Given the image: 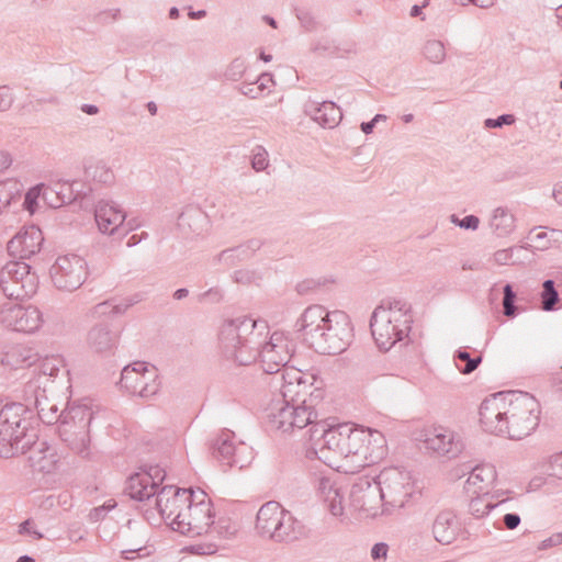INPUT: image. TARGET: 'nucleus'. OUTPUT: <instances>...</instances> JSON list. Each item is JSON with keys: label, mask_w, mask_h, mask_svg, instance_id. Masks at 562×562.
<instances>
[{"label": "nucleus", "mask_w": 562, "mask_h": 562, "mask_svg": "<svg viewBox=\"0 0 562 562\" xmlns=\"http://www.w3.org/2000/svg\"><path fill=\"white\" fill-rule=\"evenodd\" d=\"M539 413L538 401L521 391L495 393L481 403L479 411L485 431L513 440H520L537 428Z\"/></svg>", "instance_id": "1"}, {"label": "nucleus", "mask_w": 562, "mask_h": 562, "mask_svg": "<svg viewBox=\"0 0 562 562\" xmlns=\"http://www.w3.org/2000/svg\"><path fill=\"white\" fill-rule=\"evenodd\" d=\"M353 327L342 311H328L321 304L307 306L294 324V339L312 351H348Z\"/></svg>", "instance_id": "2"}, {"label": "nucleus", "mask_w": 562, "mask_h": 562, "mask_svg": "<svg viewBox=\"0 0 562 562\" xmlns=\"http://www.w3.org/2000/svg\"><path fill=\"white\" fill-rule=\"evenodd\" d=\"M267 321L239 316L224 321L218 331V344L222 351H267Z\"/></svg>", "instance_id": "3"}, {"label": "nucleus", "mask_w": 562, "mask_h": 562, "mask_svg": "<svg viewBox=\"0 0 562 562\" xmlns=\"http://www.w3.org/2000/svg\"><path fill=\"white\" fill-rule=\"evenodd\" d=\"M292 387V383L284 385L281 391V398L270 406L267 423L271 429L292 432L312 424L313 416L316 417L313 407L306 405L305 400L299 402L294 397L288 398L289 394L293 392Z\"/></svg>", "instance_id": "4"}, {"label": "nucleus", "mask_w": 562, "mask_h": 562, "mask_svg": "<svg viewBox=\"0 0 562 562\" xmlns=\"http://www.w3.org/2000/svg\"><path fill=\"white\" fill-rule=\"evenodd\" d=\"M323 446L319 450L312 448L307 450V458H317L325 464L331 465L329 453L339 457L357 456L364 448V432L355 429L350 424L330 426L329 429H322Z\"/></svg>", "instance_id": "5"}, {"label": "nucleus", "mask_w": 562, "mask_h": 562, "mask_svg": "<svg viewBox=\"0 0 562 562\" xmlns=\"http://www.w3.org/2000/svg\"><path fill=\"white\" fill-rule=\"evenodd\" d=\"M0 290L11 300L33 296L38 288V276L24 261H10L1 268Z\"/></svg>", "instance_id": "6"}, {"label": "nucleus", "mask_w": 562, "mask_h": 562, "mask_svg": "<svg viewBox=\"0 0 562 562\" xmlns=\"http://www.w3.org/2000/svg\"><path fill=\"white\" fill-rule=\"evenodd\" d=\"M391 316L392 314H381L373 319V313L371 314L369 326L379 351H390L397 342H402L400 347H407L411 341L413 321Z\"/></svg>", "instance_id": "7"}, {"label": "nucleus", "mask_w": 562, "mask_h": 562, "mask_svg": "<svg viewBox=\"0 0 562 562\" xmlns=\"http://www.w3.org/2000/svg\"><path fill=\"white\" fill-rule=\"evenodd\" d=\"M49 274L56 289L72 292L87 279V262L75 254L59 256L50 267Z\"/></svg>", "instance_id": "8"}, {"label": "nucleus", "mask_w": 562, "mask_h": 562, "mask_svg": "<svg viewBox=\"0 0 562 562\" xmlns=\"http://www.w3.org/2000/svg\"><path fill=\"white\" fill-rule=\"evenodd\" d=\"M376 477L381 486L384 505L392 508L404 507L413 493L409 473L398 468H385Z\"/></svg>", "instance_id": "9"}, {"label": "nucleus", "mask_w": 562, "mask_h": 562, "mask_svg": "<svg viewBox=\"0 0 562 562\" xmlns=\"http://www.w3.org/2000/svg\"><path fill=\"white\" fill-rule=\"evenodd\" d=\"M139 470L127 477L124 492L132 499L145 502L160 491L158 487L166 479V471L158 464H146Z\"/></svg>", "instance_id": "10"}, {"label": "nucleus", "mask_w": 562, "mask_h": 562, "mask_svg": "<svg viewBox=\"0 0 562 562\" xmlns=\"http://www.w3.org/2000/svg\"><path fill=\"white\" fill-rule=\"evenodd\" d=\"M381 486L375 476H360L351 485L349 497L351 506L364 513L367 516L375 517L379 508L384 505Z\"/></svg>", "instance_id": "11"}, {"label": "nucleus", "mask_w": 562, "mask_h": 562, "mask_svg": "<svg viewBox=\"0 0 562 562\" xmlns=\"http://www.w3.org/2000/svg\"><path fill=\"white\" fill-rule=\"evenodd\" d=\"M190 521L187 525L189 537H196L207 533L214 524V512L211 499L204 492L199 495L192 492V498L189 499Z\"/></svg>", "instance_id": "12"}, {"label": "nucleus", "mask_w": 562, "mask_h": 562, "mask_svg": "<svg viewBox=\"0 0 562 562\" xmlns=\"http://www.w3.org/2000/svg\"><path fill=\"white\" fill-rule=\"evenodd\" d=\"M0 321L12 330L34 333L42 324V314L32 305H11L1 310Z\"/></svg>", "instance_id": "13"}, {"label": "nucleus", "mask_w": 562, "mask_h": 562, "mask_svg": "<svg viewBox=\"0 0 562 562\" xmlns=\"http://www.w3.org/2000/svg\"><path fill=\"white\" fill-rule=\"evenodd\" d=\"M44 240V235L38 226L24 225L9 240L8 251L11 256L20 259H30L41 251Z\"/></svg>", "instance_id": "14"}, {"label": "nucleus", "mask_w": 562, "mask_h": 562, "mask_svg": "<svg viewBox=\"0 0 562 562\" xmlns=\"http://www.w3.org/2000/svg\"><path fill=\"white\" fill-rule=\"evenodd\" d=\"M235 434L229 429H223L211 441L210 450L215 460H217L226 469L238 467L243 469L245 463L240 460L239 454L244 445L236 447L234 443Z\"/></svg>", "instance_id": "15"}, {"label": "nucleus", "mask_w": 562, "mask_h": 562, "mask_svg": "<svg viewBox=\"0 0 562 562\" xmlns=\"http://www.w3.org/2000/svg\"><path fill=\"white\" fill-rule=\"evenodd\" d=\"M156 507L165 520H170L177 515L178 510L187 505L192 498V492L179 488L173 485H165L155 495Z\"/></svg>", "instance_id": "16"}, {"label": "nucleus", "mask_w": 562, "mask_h": 562, "mask_svg": "<svg viewBox=\"0 0 562 562\" xmlns=\"http://www.w3.org/2000/svg\"><path fill=\"white\" fill-rule=\"evenodd\" d=\"M426 448L449 459L458 457L463 450V442L452 430L445 427H435L425 439Z\"/></svg>", "instance_id": "17"}, {"label": "nucleus", "mask_w": 562, "mask_h": 562, "mask_svg": "<svg viewBox=\"0 0 562 562\" xmlns=\"http://www.w3.org/2000/svg\"><path fill=\"white\" fill-rule=\"evenodd\" d=\"M25 453L29 454L30 467L34 471L43 473H52L59 460L56 448L46 441L37 440L36 437L32 438V442L26 447Z\"/></svg>", "instance_id": "18"}, {"label": "nucleus", "mask_w": 562, "mask_h": 562, "mask_svg": "<svg viewBox=\"0 0 562 562\" xmlns=\"http://www.w3.org/2000/svg\"><path fill=\"white\" fill-rule=\"evenodd\" d=\"M94 218L102 234L114 235L124 225L126 214L114 202L101 200L94 207Z\"/></svg>", "instance_id": "19"}, {"label": "nucleus", "mask_w": 562, "mask_h": 562, "mask_svg": "<svg viewBox=\"0 0 562 562\" xmlns=\"http://www.w3.org/2000/svg\"><path fill=\"white\" fill-rule=\"evenodd\" d=\"M305 113L313 121L323 127L333 128L339 124L342 119L340 108L333 101H307L305 103Z\"/></svg>", "instance_id": "20"}, {"label": "nucleus", "mask_w": 562, "mask_h": 562, "mask_svg": "<svg viewBox=\"0 0 562 562\" xmlns=\"http://www.w3.org/2000/svg\"><path fill=\"white\" fill-rule=\"evenodd\" d=\"M36 434L31 432L18 434L8 428H0V458H13L19 454H25L26 447L35 438Z\"/></svg>", "instance_id": "21"}, {"label": "nucleus", "mask_w": 562, "mask_h": 562, "mask_svg": "<svg viewBox=\"0 0 562 562\" xmlns=\"http://www.w3.org/2000/svg\"><path fill=\"white\" fill-rule=\"evenodd\" d=\"M284 508L280 503L270 501L265 503L256 516V530L259 536L272 539V532H276L280 516H284Z\"/></svg>", "instance_id": "22"}, {"label": "nucleus", "mask_w": 562, "mask_h": 562, "mask_svg": "<svg viewBox=\"0 0 562 562\" xmlns=\"http://www.w3.org/2000/svg\"><path fill=\"white\" fill-rule=\"evenodd\" d=\"M460 531V524L452 510L440 512L432 522V535L442 544L452 543Z\"/></svg>", "instance_id": "23"}, {"label": "nucleus", "mask_w": 562, "mask_h": 562, "mask_svg": "<svg viewBox=\"0 0 562 562\" xmlns=\"http://www.w3.org/2000/svg\"><path fill=\"white\" fill-rule=\"evenodd\" d=\"M495 467L488 463L475 465L465 482L468 493L488 495L487 487L496 480Z\"/></svg>", "instance_id": "24"}, {"label": "nucleus", "mask_w": 562, "mask_h": 562, "mask_svg": "<svg viewBox=\"0 0 562 562\" xmlns=\"http://www.w3.org/2000/svg\"><path fill=\"white\" fill-rule=\"evenodd\" d=\"M305 535V526L297 520L291 512L284 510V516H280L276 532H272L273 542H293Z\"/></svg>", "instance_id": "25"}, {"label": "nucleus", "mask_w": 562, "mask_h": 562, "mask_svg": "<svg viewBox=\"0 0 562 562\" xmlns=\"http://www.w3.org/2000/svg\"><path fill=\"white\" fill-rule=\"evenodd\" d=\"M87 344L93 351H110L117 348L119 335L108 324L99 323L88 331Z\"/></svg>", "instance_id": "26"}, {"label": "nucleus", "mask_w": 562, "mask_h": 562, "mask_svg": "<svg viewBox=\"0 0 562 562\" xmlns=\"http://www.w3.org/2000/svg\"><path fill=\"white\" fill-rule=\"evenodd\" d=\"M0 428H8L18 434L29 432V423L22 417L26 409L21 403L0 405Z\"/></svg>", "instance_id": "27"}, {"label": "nucleus", "mask_w": 562, "mask_h": 562, "mask_svg": "<svg viewBox=\"0 0 562 562\" xmlns=\"http://www.w3.org/2000/svg\"><path fill=\"white\" fill-rule=\"evenodd\" d=\"M79 431H70L67 420L58 424V435L60 439L76 453L83 454L87 452L90 443L89 430L85 429L83 424L77 427Z\"/></svg>", "instance_id": "28"}, {"label": "nucleus", "mask_w": 562, "mask_h": 562, "mask_svg": "<svg viewBox=\"0 0 562 562\" xmlns=\"http://www.w3.org/2000/svg\"><path fill=\"white\" fill-rule=\"evenodd\" d=\"M262 246V241L257 238L247 240L245 244L223 250L218 255V260L228 266H234L238 261L249 259Z\"/></svg>", "instance_id": "29"}, {"label": "nucleus", "mask_w": 562, "mask_h": 562, "mask_svg": "<svg viewBox=\"0 0 562 562\" xmlns=\"http://www.w3.org/2000/svg\"><path fill=\"white\" fill-rule=\"evenodd\" d=\"M381 314L390 315L394 318L413 321L412 305L404 300L400 299H383L380 304L373 310V319L380 317Z\"/></svg>", "instance_id": "30"}, {"label": "nucleus", "mask_w": 562, "mask_h": 562, "mask_svg": "<svg viewBox=\"0 0 562 562\" xmlns=\"http://www.w3.org/2000/svg\"><path fill=\"white\" fill-rule=\"evenodd\" d=\"M43 196L44 200L53 207H59L64 204L75 202V195L71 193L70 181H58L54 186L45 188Z\"/></svg>", "instance_id": "31"}, {"label": "nucleus", "mask_w": 562, "mask_h": 562, "mask_svg": "<svg viewBox=\"0 0 562 562\" xmlns=\"http://www.w3.org/2000/svg\"><path fill=\"white\" fill-rule=\"evenodd\" d=\"M207 215L198 206L189 205L178 216V225L200 235L207 225Z\"/></svg>", "instance_id": "32"}, {"label": "nucleus", "mask_w": 562, "mask_h": 562, "mask_svg": "<svg viewBox=\"0 0 562 562\" xmlns=\"http://www.w3.org/2000/svg\"><path fill=\"white\" fill-rule=\"evenodd\" d=\"M92 418L93 412L91 408L87 407L86 405H72L61 412L60 422L67 420L68 425L70 426V431H79L77 428L79 427V420L80 424H83L85 429L89 430Z\"/></svg>", "instance_id": "33"}, {"label": "nucleus", "mask_w": 562, "mask_h": 562, "mask_svg": "<svg viewBox=\"0 0 562 562\" xmlns=\"http://www.w3.org/2000/svg\"><path fill=\"white\" fill-rule=\"evenodd\" d=\"M490 226L497 237L508 236L515 228V217L507 209L499 206L494 210Z\"/></svg>", "instance_id": "34"}, {"label": "nucleus", "mask_w": 562, "mask_h": 562, "mask_svg": "<svg viewBox=\"0 0 562 562\" xmlns=\"http://www.w3.org/2000/svg\"><path fill=\"white\" fill-rule=\"evenodd\" d=\"M267 340V351H274L278 348L283 349V351H296L300 347V342L294 339V330L291 333L280 330L269 333Z\"/></svg>", "instance_id": "35"}, {"label": "nucleus", "mask_w": 562, "mask_h": 562, "mask_svg": "<svg viewBox=\"0 0 562 562\" xmlns=\"http://www.w3.org/2000/svg\"><path fill=\"white\" fill-rule=\"evenodd\" d=\"M38 353L23 356V353H0V369L12 371L32 366Z\"/></svg>", "instance_id": "36"}, {"label": "nucleus", "mask_w": 562, "mask_h": 562, "mask_svg": "<svg viewBox=\"0 0 562 562\" xmlns=\"http://www.w3.org/2000/svg\"><path fill=\"white\" fill-rule=\"evenodd\" d=\"M151 376L140 375L135 380V384H130L133 393H138L142 397H151L159 391V383L156 381V368L153 366Z\"/></svg>", "instance_id": "37"}, {"label": "nucleus", "mask_w": 562, "mask_h": 562, "mask_svg": "<svg viewBox=\"0 0 562 562\" xmlns=\"http://www.w3.org/2000/svg\"><path fill=\"white\" fill-rule=\"evenodd\" d=\"M151 371L148 370V363L145 361H135L132 364H127L123 368L121 373V385L127 390H130V384H135V380L137 376L149 374L151 376Z\"/></svg>", "instance_id": "38"}, {"label": "nucleus", "mask_w": 562, "mask_h": 562, "mask_svg": "<svg viewBox=\"0 0 562 562\" xmlns=\"http://www.w3.org/2000/svg\"><path fill=\"white\" fill-rule=\"evenodd\" d=\"M22 184L15 179L0 181V212L21 196Z\"/></svg>", "instance_id": "39"}, {"label": "nucleus", "mask_w": 562, "mask_h": 562, "mask_svg": "<svg viewBox=\"0 0 562 562\" xmlns=\"http://www.w3.org/2000/svg\"><path fill=\"white\" fill-rule=\"evenodd\" d=\"M294 353H259V356H261L260 366L265 373L274 374L290 361Z\"/></svg>", "instance_id": "40"}, {"label": "nucleus", "mask_w": 562, "mask_h": 562, "mask_svg": "<svg viewBox=\"0 0 562 562\" xmlns=\"http://www.w3.org/2000/svg\"><path fill=\"white\" fill-rule=\"evenodd\" d=\"M36 409L40 419L47 425H53L55 423H60L61 420V412L59 413V408L57 404L49 403L46 398L40 400L36 397Z\"/></svg>", "instance_id": "41"}, {"label": "nucleus", "mask_w": 562, "mask_h": 562, "mask_svg": "<svg viewBox=\"0 0 562 562\" xmlns=\"http://www.w3.org/2000/svg\"><path fill=\"white\" fill-rule=\"evenodd\" d=\"M517 293L510 283H506L503 286V313L508 318H515L519 315L524 308L516 305Z\"/></svg>", "instance_id": "42"}, {"label": "nucleus", "mask_w": 562, "mask_h": 562, "mask_svg": "<svg viewBox=\"0 0 562 562\" xmlns=\"http://www.w3.org/2000/svg\"><path fill=\"white\" fill-rule=\"evenodd\" d=\"M482 353L472 357V353H453V363L462 374L472 373L481 363Z\"/></svg>", "instance_id": "43"}, {"label": "nucleus", "mask_w": 562, "mask_h": 562, "mask_svg": "<svg viewBox=\"0 0 562 562\" xmlns=\"http://www.w3.org/2000/svg\"><path fill=\"white\" fill-rule=\"evenodd\" d=\"M487 495L477 496L471 499L469 504V512L472 516L476 518L484 517L485 515L490 514L496 506L504 503V501L499 503H493L492 501L487 499Z\"/></svg>", "instance_id": "44"}, {"label": "nucleus", "mask_w": 562, "mask_h": 562, "mask_svg": "<svg viewBox=\"0 0 562 562\" xmlns=\"http://www.w3.org/2000/svg\"><path fill=\"white\" fill-rule=\"evenodd\" d=\"M559 301V293L555 289V283L553 280L548 279L542 283V292H541V305L542 310L550 312L555 310V305Z\"/></svg>", "instance_id": "45"}, {"label": "nucleus", "mask_w": 562, "mask_h": 562, "mask_svg": "<svg viewBox=\"0 0 562 562\" xmlns=\"http://www.w3.org/2000/svg\"><path fill=\"white\" fill-rule=\"evenodd\" d=\"M61 368H66L59 353L47 355L38 364L40 373L48 376H57Z\"/></svg>", "instance_id": "46"}, {"label": "nucleus", "mask_w": 562, "mask_h": 562, "mask_svg": "<svg viewBox=\"0 0 562 562\" xmlns=\"http://www.w3.org/2000/svg\"><path fill=\"white\" fill-rule=\"evenodd\" d=\"M423 54L432 64H441L446 58V49L442 42L429 40L425 43Z\"/></svg>", "instance_id": "47"}, {"label": "nucleus", "mask_w": 562, "mask_h": 562, "mask_svg": "<svg viewBox=\"0 0 562 562\" xmlns=\"http://www.w3.org/2000/svg\"><path fill=\"white\" fill-rule=\"evenodd\" d=\"M86 173L89 177H92L94 181L103 184H109L114 179L112 170L103 164H98L97 166L87 169Z\"/></svg>", "instance_id": "48"}, {"label": "nucleus", "mask_w": 562, "mask_h": 562, "mask_svg": "<svg viewBox=\"0 0 562 562\" xmlns=\"http://www.w3.org/2000/svg\"><path fill=\"white\" fill-rule=\"evenodd\" d=\"M189 516V502L184 507L178 510L177 515L172 518V522H170L171 528L182 535L188 536V532L186 530L188 521H190Z\"/></svg>", "instance_id": "49"}, {"label": "nucleus", "mask_w": 562, "mask_h": 562, "mask_svg": "<svg viewBox=\"0 0 562 562\" xmlns=\"http://www.w3.org/2000/svg\"><path fill=\"white\" fill-rule=\"evenodd\" d=\"M246 70L245 59L237 57L235 58L225 71V78L232 81L239 80Z\"/></svg>", "instance_id": "50"}, {"label": "nucleus", "mask_w": 562, "mask_h": 562, "mask_svg": "<svg viewBox=\"0 0 562 562\" xmlns=\"http://www.w3.org/2000/svg\"><path fill=\"white\" fill-rule=\"evenodd\" d=\"M233 279L240 284H258L262 278L256 270L240 269L234 272Z\"/></svg>", "instance_id": "51"}, {"label": "nucleus", "mask_w": 562, "mask_h": 562, "mask_svg": "<svg viewBox=\"0 0 562 562\" xmlns=\"http://www.w3.org/2000/svg\"><path fill=\"white\" fill-rule=\"evenodd\" d=\"M269 165L268 161V153L267 150L260 146L257 145L252 149V157H251V166L256 171H262L265 170Z\"/></svg>", "instance_id": "52"}, {"label": "nucleus", "mask_w": 562, "mask_h": 562, "mask_svg": "<svg viewBox=\"0 0 562 562\" xmlns=\"http://www.w3.org/2000/svg\"><path fill=\"white\" fill-rule=\"evenodd\" d=\"M317 491L323 501H325V498H328V496L333 494L338 495L340 488L337 487L330 479L322 476L318 480Z\"/></svg>", "instance_id": "53"}, {"label": "nucleus", "mask_w": 562, "mask_h": 562, "mask_svg": "<svg viewBox=\"0 0 562 562\" xmlns=\"http://www.w3.org/2000/svg\"><path fill=\"white\" fill-rule=\"evenodd\" d=\"M342 498V494L339 491L338 495L333 494L324 501L327 504L328 510L335 517L341 516L344 514Z\"/></svg>", "instance_id": "54"}, {"label": "nucleus", "mask_w": 562, "mask_h": 562, "mask_svg": "<svg viewBox=\"0 0 562 562\" xmlns=\"http://www.w3.org/2000/svg\"><path fill=\"white\" fill-rule=\"evenodd\" d=\"M515 116L513 114H502L497 116L496 119H486L484 121V127L485 128H501L504 125H512L515 123Z\"/></svg>", "instance_id": "55"}, {"label": "nucleus", "mask_w": 562, "mask_h": 562, "mask_svg": "<svg viewBox=\"0 0 562 562\" xmlns=\"http://www.w3.org/2000/svg\"><path fill=\"white\" fill-rule=\"evenodd\" d=\"M312 427L310 428V440L314 442V448L319 450L323 446V437H322V429H329L327 425L324 423H312Z\"/></svg>", "instance_id": "56"}, {"label": "nucleus", "mask_w": 562, "mask_h": 562, "mask_svg": "<svg viewBox=\"0 0 562 562\" xmlns=\"http://www.w3.org/2000/svg\"><path fill=\"white\" fill-rule=\"evenodd\" d=\"M295 15L297 20L300 21L301 25L307 30L311 31L315 27L316 22L312 14V12L304 8H297L295 9Z\"/></svg>", "instance_id": "57"}, {"label": "nucleus", "mask_w": 562, "mask_h": 562, "mask_svg": "<svg viewBox=\"0 0 562 562\" xmlns=\"http://www.w3.org/2000/svg\"><path fill=\"white\" fill-rule=\"evenodd\" d=\"M532 246L527 244L525 246H521V248L524 249H529L531 248ZM520 249V247H512V248H508V249H501V250H497L495 254H494V260L498 263V265H508L513 258V254L515 250H518Z\"/></svg>", "instance_id": "58"}, {"label": "nucleus", "mask_w": 562, "mask_h": 562, "mask_svg": "<svg viewBox=\"0 0 562 562\" xmlns=\"http://www.w3.org/2000/svg\"><path fill=\"white\" fill-rule=\"evenodd\" d=\"M258 358L261 359L259 353H228L227 360H232L238 366H249L257 362Z\"/></svg>", "instance_id": "59"}, {"label": "nucleus", "mask_w": 562, "mask_h": 562, "mask_svg": "<svg viewBox=\"0 0 562 562\" xmlns=\"http://www.w3.org/2000/svg\"><path fill=\"white\" fill-rule=\"evenodd\" d=\"M14 102V95L8 86L0 87V112L8 111Z\"/></svg>", "instance_id": "60"}, {"label": "nucleus", "mask_w": 562, "mask_h": 562, "mask_svg": "<svg viewBox=\"0 0 562 562\" xmlns=\"http://www.w3.org/2000/svg\"><path fill=\"white\" fill-rule=\"evenodd\" d=\"M111 308H112V300H106V301L101 302L92 307L91 316L94 318H99L102 316L113 317V311H111Z\"/></svg>", "instance_id": "61"}, {"label": "nucleus", "mask_w": 562, "mask_h": 562, "mask_svg": "<svg viewBox=\"0 0 562 562\" xmlns=\"http://www.w3.org/2000/svg\"><path fill=\"white\" fill-rule=\"evenodd\" d=\"M223 299V292L220 288H211L207 291L199 294L198 301L203 302H210V303H218Z\"/></svg>", "instance_id": "62"}, {"label": "nucleus", "mask_w": 562, "mask_h": 562, "mask_svg": "<svg viewBox=\"0 0 562 562\" xmlns=\"http://www.w3.org/2000/svg\"><path fill=\"white\" fill-rule=\"evenodd\" d=\"M321 285V282L314 279H306L302 282H299L295 286L296 292L300 295L308 294L310 292L316 290Z\"/></svg>", "instance_id": "63"}, {"label": "nucleus", "mask_w": 562, "mask_h": 562, "mask_svg": "<svg viewBox=\"0 0 562 562\" xmlns=\"http://www.w3.org/2000/svg\"><path fill=\"white\" fill-rule=\"evenodd\" d=\"M560 544H562V531L553 533L549 538L542 540L538 546V550H547Z\"/></svg>", "instance_id": "64"}]
</instances>
